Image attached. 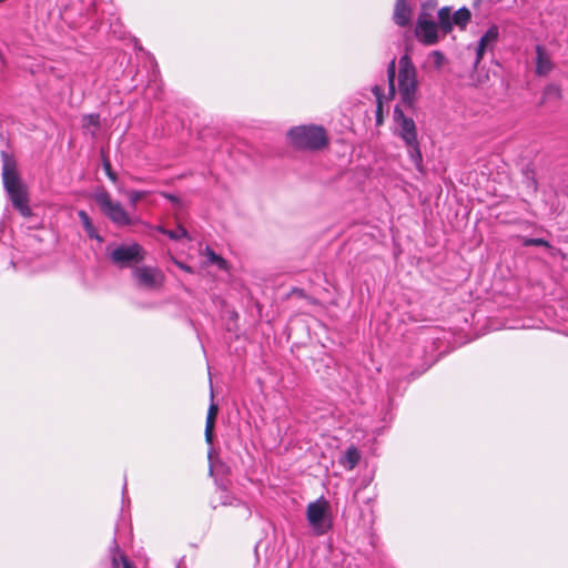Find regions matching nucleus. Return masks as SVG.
<instances>
[{"label": "nucleus", "mask_w": 568, "mask_h": 568, "mask_svg": "<svg viewBox=\"0 0 568 568\" xmlns=\"http://www.w3.org/2000/svg\"><path fill=\"white\" fill-rule=\"evenodd\" d=\"M1 160L3 187L13 207L19 211L22 216H31L32 211L28 204V190L18 174L16 160L6 151L1 152Z\"/></svg>", "instance_id": "obj_1"}, {"label": "nucleus", "mask_w": 568, "mask_h": 568, "mask_svg": "<svg viewBox=\"0 0 568 568\" xmlns=\"http://www.w3.org/2000/svg\"><path fill=\"white\" fill-rule=\"evenodd\" d=\"M287 136L297 150L318 151L328 144L326 130L322 125L294 126L288 130Z\"/></svg>", "instance_id": "obj_2"}, {"label": "nucleus", "mask_w": 568, "mask_h": 568, "mask_svg": "<svg viewBox=\"0 0 568 568\" xmlns=\"http://www.w3.org/2000/svg\"><path fill=\"white\" fill-rule=\"evenodd\" d=\"M398 63V90L402 103L406 108L413 109L418 85L416 68L407 54L402 55Z\"/></svg>", "instance_id": "obj_3"}, {"label": "nucleus", "mask_w": 568, "mask_h": 568, "mask_svg": "<svg viewBox=\"0 0 568 568\" xmlns=\"http://www.w3.org/2000/svg\"><path fill=\"white\" fill-rule=\"evenodd\" d=\"M306 518L314 534L317 536L325 535L332 529L333 523L329 513V505L323 497L308 504Z\"/></svg>", "instance_id": "obj_4"}, {"label": "nucleus", "mask_w": 568, "mask_h": 568, "mask_svg": "<svg viewBox=\"0 0 568 568\" xmlns=\"http://www.w3.org/2000/svg\"><path fill=\"white\" fill-rule=\"evenodd\" d=\"M95 202L99 204L103 214L116 226L123 227L134 225L138 220L131 217L123 209L121 203L113 202L106 191L99 192L94 195Z\"/></svg>", "instance_id": "obj_5"}, {"label": "nucleus", "mask_w": 568, "mask_h": 568, "mask_svg": "<svg viewBox=\"0 0 568 568\" xmlns=\"http://www.w3.org/2000/svg\"><path fill=\"white\" fill-rule=\"evenodd\" d=\"M145 257V251L138 243L120 245L110 254L112 263L120 268L131 267L141 263Z\"/></svg>", "instance_id": "obj_6"}, {"label": "nucleus", "mask_w": 568, "mask_h": 568, "mask_svg": "<svg viewBox=\"0 0 568 568\" xmlns=\"http://www.w3.org/2000/svg\"><path fill=\"white\" fill-rule=\"evenodd\" d=\"M138 286L145 290H156L163 285L164 275L161 270L152 266H136L132 272Z\"/></svg>", "instance_id": "obj_7"}, {"label": "nucleus", "mask_w": 568, "mask_h": 568, "mask_svg": "<svg viewBox=\"0 0 568 568\" xmlns=\"http://www.w3.org/2000/svg\"><path fill=\"white\" fill-rule=\"evenodd\" d=\"M394 121L398 125L397 135L405 144H412L417 140V129L414 120L406 116L399 105L394 108Z\"/></svg>", "instance_id": "obj_8"}, {"label": "nucleus", "mask_w": 568, "mask_h": 568, "mask_svg": "<svg viewBox=\"0 0 568 568\" xmlns=\"http://www.w3.org/2000/svg\"><path fill=\"white\" fill-rule=\"evenodd\" d=\"M426 17L424 12L418 16L415 33L422 43L433 45L438 42V26Z\"/></svg>", "instance_id": "obj_9"}, {"label": "nucleus", "mask_w": 568, "mask_h": 568, "mask_svg": "<svg viewBox=\"0 0 568 568\" xmlns=\"http://www.w3.org/2000/svg\"><path fill=\"white\" fill-rule=\"evenodd\" d=\"M499 37V29L496 24L490 26L487 31L480 37L476 48L475 67L478 65L487 50H491Z\"/></svg>", "instance_id": "obj_10"}, {"label": "nucleus", "mask_w": 568, "mask_h": 568, "mask_svg": "<svg viewBox=\"0 0 568 568\" xmlns=\"http://www.w3.org/2000/svg\"><path fill=\"white\" fill-rule=\"evenodd\" d=\"M219 488L221 490L220 504L222 506H234L240 508V517H242L243 519H248L251 517L252 511L246 503L230 494L224 485H219Z\"/></svg>", "instance_id": "obj_11"}, {"label": "nucleus", "mask_w": 568, "mask_h": 568, "mask_svg": "<svg viewBox=\"0 0 568 568\" xmlns=\"http://www.w3.org/2000/svg\"><path fill=\"white\" fill-rule=\"evenodd\" d=\"M536 74L539 77L548 75L552 69L554 63L550 59L549 53L546 51L545 47L537 44L536 48Z\"/></svg>", "instance_id": "obj_12"}, {"label": "nucleus", "mask_w": 568, "mask_h": 568, "mask_svg": "<svg viewBox=\"0 0 568 568\" xmlns=\"http://www.w3.org/2000/svg\"><path fill=\"white\" fill-rule=\"evenodd\" d=\"M211 399H212V402H211V404L209 406V409H207L206 423H205V432H204L205 442L209 445L213 444V439H214L213 430H214L215 420H216V417H217V414H219V406L213 402V392H211Z\"/></svg>", "instance_id": "obj_13"}, {"label": "nucleus", "mask_w": 568, "mask_h": 568, "mask_svg": "<svg viewBox=\"0 0 568 568\" xmlns=\"http://www.w3.org/2000/svg\"><path fill=\"white\" fill-rule=\"evenodd\" d=\"M412 10L407 4V0H396L393 20L399 27H406L410 20Z\"/></svg>", "instance_id": "obj_14"}, {"label": "nucleus", "mask_w": 568, "mask_h": 568, "mask_svg": "<svg viewBox=\"0 0 568 568\" xmlns=\"http://www.w3.org/2000/svg\"><path fill=\"white\" fill-rule=\"evenodd\" d=\"M78 216L81 221V224L88 235L91 240H97L99 243H102L104 240L103 237L98 233V230L93 225L89 214L84 210H80L78 212Z\"/></svg>", "instance_id": "obj_15"}, {"label": "nucleus", "mask_w": 568, "mask_h": 568, "mask_svg": "<svg viewBox=\"0 0 568 568\" xmlns=\"http://www.w3.org/2000/svg\"><path fill=\"white\" fill-rule=\"evenodd\" d=\"M361 460V454L355 446H351L346 449L345 454L339 459V464L346 469H354Z\"/></svg>", "instance_id": "obj_16"}, {"label": "nucleus", "mask_w": 568, "mask_h": 568, "mask_svg": "<svg viewBox=\"0 0 568 568\" xmlns=\"http://www.w3.org/2000/svg\"><path fill=\"white\" fill-rule=\"evenodd\" d=\"M438 27L447 34L453 30V14L449 7H443L438 10Z\"/></svg>", "instance_id": "obj_17"}, {"label": "nucleus", "mask_w": 568, "mask_h": 568, "mask_svg": "<svg viewBox=\"0 0 568 568\" xmlns=\"http://www.w3.org/2000/svg\"><path fill=\"white\" fill-rule=\"evenodd\" d=\"M471 12L468 8L462 7L453 14V26H457L460 29H465L470 22Z\"/></svg>", "instance_id": "obj_18"}, {"label": "nucleus", "mask_w": 568, "mask_h": 568, "mask_svg": "<svg viewBox=\"0 0 568 568\" xmlns=\"http://www.w3.org/2000/svg\"><path fill=\"white\" fill-rule=\"evenodd\" d=\"M408 149V156L412 160V162L415 164L416 169H420L423 163V155L419 148L418 139L415 140L412 144H405Z\"/></svg>", "instance_id": "obj_19"}, {"label": "nucleus", "mask_w": 568, "mask_h": 568, "mask_svg": "<svg viewBox=\"0 0 568 568\" xmlns=\"http://www.w3.org/2000/svg\"><path fill=\"white\" fill-rule=\"evenodd\" d=\"M395 78H396V64H395V59H393L387 65L388 95L390 99H393L396 94Z\"/></svg>", "instance_id": "obj_20"}, {"label": "nucleus", "mask_w": 568, "mask_h": 568, "mask_svg": "<svg viewBox=\"0 0 568 568\" xmlns=\"http://www.w3.org/2000/svg\"><path fill=\"white\" fill-rule=\"evenodd\" d=\"M562 98L561 88L558 84L550 83L544 90V100H560Z\"/></svg>", "instance_id": "obj_21"}, {"label": "nucleus", "mask_w": 568, "mask_h": 568, "mask_svg": "<svg viewBox=\"0 0 568 568\" xmlns=\"http://www.w3.org/2000/svg\"><path fill=\"white\" fill-rule=\"evenodd\" d=\"M205 252L207 260L211 263L216 264L221 270L226 268V261L221 255L216 254L210 246H206Z\"/></svg>", "instance_id": "obj_22"}, {"label": "nucleus", "mask_w": 568, "mask_h": 568, "mask_svg": "<svg viewBox=\"0 0 568 568\" xmlns=\"http://www.w3.org/2000/svg\"><path fill=\"white\" fill-rule=\"evenodd\" d=\"M112 567L113 568H135L123 552H119V556L114 555L112 557Z\"/></svg>", "instance_id": "obj_23"}, {"label": "nucleus", "mask_w": 568, "mask_h": 568, "mask_svg": "<svg viewBox=\"0 0 568 568\" xmlns=\"http://www.w3.org/2000/svg\"><path fill=\"white\" fill-rule=\"evenodd\" d=\"M168 236L173 240V241H179L183 237H186L190 240V236H189V233L186 231V229L181 225V224H178V227L176 230H170L168 231Z\"/></svg>", "instance_id": "obj_24"}, {"label": "nucleus", "mask_w": 568, "mask_h": 568, "mask_svg": "<svg viewBox=\"0 0 568 568\" xmlns=\"http://www.w3.org/2000/svg\"><path fill=\"white\" fill-rule=\"evenodd\" d=\"M102 166H103V170H104V172H105L106 176H108V178H109L113 183H115V182L118 181V175H116V173L113 171L112 165H111V163H110L109 159H108V158H105V156L103 158Z\"/></svg>", "instance_id": "obj_25"}, {"label": "nucleus", "mask_w": 568, "mask_h": 568, "mask_svg": "<svg viewBox=\"0 0 568 568\" xmlns=\"http://www.w3.org/2000/svg\"><path fill=\"white\" fill-rule=\"evenodd\" d=\"M148 194L146 191H136L132 190L128 192V197L132 206H135L139 201H141Z\"/></svg>", "instance_id": "obj_26"}, {"label": "nucleus", "mask_w": 568, "mask_h": 568, "mask_svg": "<svg viewBox=\"0 0 568 568\" xmlns=\"http://www.w3.org/2000/svg\"><path fill=\"white\" fill-rule=\"evenodd\" d=\"M430 57L433 59V63L436 69H440L446 61L444 53L439 50L433 51Z\"/></svg>", "instance_id": "obj_27"}, {"label": "nucleus", "mask_w": 568, "mask_h": 568, "mask_svg": "<svg viewBox=\"0 0 568 568\" xmlns=\"http://www.w3.org/2000/svg\"><path fill=\"white\" fill-rule=\"evenodd\" d=\"M159 194L162 197L169 200L173 204V206L175 209H181L182 207V201H181V199L179 196H176V195H174L172 193L165 192V191H161Z\"/></svg>", "instance_id": "obj_28"}, {"label": "nucleus", "mask_w": 568, "mask_h": 568, "mask_svg": "<svg viewBox=\"0 0 568 568\" xmlns=\"http://www.w3.org/2000/svg\"><path fill=\"white\" fill-rule=\"evenodd\" d=\"M83 121H84V125L94 126V128L100 126V115L97 113H91V114L85 115L83 118Z\"/></svg>", "instance_id": "obj_29"}, {"label": "nucleus", "mask_w": 568, "mask_h": 568, "mask_svg": "<svg viewBox=\"0 0 568 568\" xmlns=\"http://www.w3.org/2000/svg\"><path fill=\"white\" fill-rule=\"evenodd\" d=\"M526 246H549V243L544 239H528L525 241Z\"/></svg>", "instance_id": "obj_30"}, {"label": "nucleus", "mask_w": 568, "mask_h": 568, "mask_svg": "<svg viewBox=\"0 0 568 568\" xmlns=\"http://www.w3.org/2000/svg\"><path fill=\"white\" fill-rule=\"evenodd\" d=\"M171 260H172V262H173V263H174L179 268H181L182 271L187 272V273H191V274H193V273H194V270H193L190 265H187V264H185V263H183V262H181V261L176 260L174 256H171Z\"/></svg>", "instance_id": "obj_31"}, {"label": "nucleus", "mask_w": 568, "mask_h": 568, "mask_svg": "<svg viewBox=\"0 0 568 568\" xmlns=\"http://www.w3.org/2000/svg\"><path fill=\"white\" fill-rule=\"evenodd\" d=\"M382 121H383V104H382V101H379L376 106V122H377V124H379V123H382Z\"/></svg>", "instance_id": "obj_32"}, {"label": "nucleus", "mask_w": 568, "mask_h": 568, "mask_svg": "<svg viewBox=\"0 0 568 568\" xmlns=\"http://www.w3.org/2000/svg\"><path fill=\"white\" fill-rule=\"evenodd\" d=\"M372 92L374 93V95L376 97V101L377 103L379 101H382V98H383V90L381 89V87L378 85H375L373 89H372Z\"/></svg>", "instance_id": "obj_33"}, {"label": "nucleus", "mask_w": 568, "mask_h": 568, "mask_svg": "<svg viewBox=\"0 0 568 568\" xmlns=\"http://www.w3.org/2000/svg\"><path fill=\"white\" fill-rule=\"evenodd\" d=\"M155 230H156L158 232H160L161 234H164V235H166V236H168V231H169V230H168V229H165L164 226H162V225H158V226H155Z\"/></svg>", "instance_id": "obj_34"}, {"label": "nucleus", "mask_w": 568, "mask_h": 568, "mask_svg": "<svg viewBox=\"0 0 568 568\" xmlns=\"http://www.w3.org/2000/svg\"><path fill=\"white\" fill-rule=\"evenodd\" d=\"M481 2L483 0H474V6L478 7Z\"/></svg>", "instance_id": "obj_35"}, {"label": "nucleus", "mask_w": 568, "mask_h": 568, "mask_svg": "<svg viewBox=\"0 0 568 568\" xmlns=\"http://www.w3.org/2000/svg\"><path fill=\"white\" fill-rule=\"evenodd\" d=\"M113 545H114V550H116L119 552V546H118L115 539H113Z\"/></svg>", "instance_id": "obj_36"}]
</instances>
